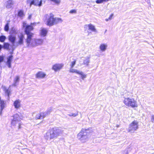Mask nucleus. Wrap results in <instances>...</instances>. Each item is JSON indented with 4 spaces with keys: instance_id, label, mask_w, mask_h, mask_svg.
<instances>
[{
    "instance_id": "obj_1",
    "label": "nucleus",
    "mask_w": 154,
    "mask_h": 154,
    "mask_svg": "<svg viewBox=\"0 0 154 154\" xmlns=\"http://www.w3.org/2000/svg\"><path fill=\"white\" fill-rule=\"evenodd\" d=\"M62 131L61 129L57 127L49 129L44 135L45 139L48 140L54 138H57V137L62 133Z\"/></svg>"
},
{
    "instance_id": "obj_2",
    "label": "nucleus",
    "mask_w": 154,
    "mask_h": 154,
    "mask_svg": "<svg viewBox=\"0 0 154 154\" xmlns=\"http://www.w3.org/2000/svg\"><path fill=\"white\" fill-rule=\"evenodd\" d=\"M45 17L46 20V24L50 26L61 23L63 21L60 18L54 17V15L52 13H50L49 15L46 14Z\"/></svg>"
},
{
    "instance_id": "obj_3",
    "label": "nucleus",
    "mask_w": 154,
    "mask_h": 154,
    "mask_svg": "<svg viewBox=\"0 0 154 154\" xmlns=\"http://www.w3.org/2000/svg\"><path fill=\"white\" fill-rule=\"evenodd\" d=\"M89 129H82L81 132L78 134V138L82 142H85L88 140L90 132Z\"/></svg>"
},
{
    "instance_id": "obj_4",
    "label": "nucleus",
    "mask_w": 154,
    "mask_h": 154,
    "mask_svg": "<svg viewBox=\"0 0 154 154\" xmlns=\"http://www.w3.org/2000/svg\"><path fill=\"white\" fill-rule=\"evenodd\" d=\"M123 102L125 105L128 106H131L132 108L137 107V101L133 98H125Z\"/></svg>"
},
{
    "instance_id": "obj_5",
    "label": "nucleus",
    "mask_w": 154,
    "mask_h": 154,
    "mask_svg": "<svg viewBox=\"0 0 154 154\" xmlns=\"http://www.w3.org/2000/svg\"><path fill=\"white\" fill-rule=\"evenodd\" d=\"M26 39L25 42L27 46L28 47H34L35 38H33L34 35H28Z\"/></svg>"
},
{
    "instance_id": "obj_6",
    "label": "nucleus",
    "mask_w": 154,
    "mask_h": 154,
    "mask_svg": "<svg viewBox=\"0 0 154 154\" xmlns=\"http://www.w3.org/2000/svg\"><path fill=\"white\" fill-rule=\"evenodd\" d=\"M138 128V122L137 120H134L129 124L128 131V132L133 133Z\"/></svg>"
},
{
    "instance_id": "obj_7",
    "label": "nucleus",
    "mask_w": 154,
    "mask_h": 154,
    "mask_svg": "<svg viewBox=\"0 0 154 154\" xmlns=\"http://www.w3.org/2000/svg\"><path fill=\"white\" fill-rule=\"evenodd\" d=\"M33 24L31 23L30 25H28L26 24V22H23V27H25V32L26 34L27 35H34V34L31 32V31L33 29V28L32 25Z\"/></svg>"
},
{
    "instance_id": "obj_8",
    "label": "nucleus",
    "mask_w": 154,
    "mask_h": 154,
    "mask_svg": "<svg viewBox=\"0 0 154 154\" xmlns=\"http://www.w3.org/2000/svg\"><path fill=\"white\" fill-rule=\"evenodd\" d=\"M13 118L11 119V124L13 125H15L17 123H19L21 120L20 119L19 115L17 113L12 116Z\"/></svg>"
},
{
    "instance_id": "obj_9",
    "label": "nucleus",
    "mask_w": 154,
    "mask_h": 154,
    "mask_svg": "<svg viewBox=\"0 0 154 154\" xmlns=\"http://www.w3.org/2000/svg\"><path fill=\"white\" fill-rule=\"evenodd\" d=\"M42 0H27V3L29 4L30 5H34L35 6L40 7L42 5Z\"/></svg>"
},
{
    "instance_id": "obj_10",
    "label": "nucleus",
    "mask_w": 154,
    "mask_h": 154,
    "mask_svg": "<svg viewBox=\"0 0 154 154\" xmlns=\"http://www.w3.org/2000/svg\"><path fill=\"white\" fill-rule=\"evenodd\" d=\"M64 66L62 63H57L53 65L52 69L55 72H57L62 69Z\"/></svg>"
},
{
    "instance_id": "obj_11",
    "label": "nucleus",
    "mask_w": 154,
    "mask_h": 154,
    "mask_svg": "<svg viewBox=\"0 0 154 154\" xmlns=\"http://www.w3.org/2000/svg\"><path fill=\"white\" fill-rule=\"evenodd\" d=\"M54 110L52 107H50L47 109L46 111L45 112H41V115L42 116V118L44 119L46 117L49 115Z\"/></svg>"
},
{
    "instance_id": "obj_12",
    "label": "nucleus",
    "mask_w": 154,
    "mask_h": 154,
    "mask_svg": "<svg viewBox=\"0 0 154 154\" xmlns=\"http://www.w3.org/2000/svg\"><path fill=\"white\" fill-rule=\"evenodd\" d=\"M24 36L23 34H21L18 36V40L16 43V46L19 45H21L23 44V40L24 39Z\"/></svg>"
},
{
    "instance_id": "obj_13",
    "label": "nucleus",
    "mask_w": 154,
    "mask_h": 154,
    "mask_svg": "<svg viewBox=\"0 0 154 154\" xmlns=\"http://www.w3.org/2000/svg\"><path fill=\"white\" fill-rule=\"evenodd\" d=\"M69 72H71L75 73L78 74L80 75L82 77H85L86 76V75L83 72L74 69L73 68H71L69 70Z\"/></svg>"
},
{
    "instance_id": "obj_14",
    "label": "nucleus",
    "mask_w": 154,
    "mask_h": 154,
    "mask_svg": "<svg viewBox=\"0 0 154 154\" xmlns=\"http://www.w3.org/2000/svg\"><path fill=\"white\" fill-rule=\"evenodd\" d=\"M107 47L108 45L107 43H102L100 45L99 48L101 51L103 52L106 50Z\"/></svg>"
},
{
    "instance_id": "obj_15",
    "label": "nucleus",
    "mask_w": 154,
    "mask_h": 154,
    "mask_svg": "<svg viewBox=\"0 0 154 154\" xmlns=\"http://www.w3.org/2000/svg\"><path fill=\"white\" fill-rule=\"evenodd\" d=\"M86 27H88L89 30H91L92 32H97V30L95 28V26L91 24L86 25L85 26Z\"/></svg>"
},
{
    "instance_id": "obj_16",
    "label": "nucleus",
    "mask_w": 154,
    "mask_h": 154,
    "mask_svg": "<svg viewBox=\"0 0 154 154\" xmlns=\"http://www.w3.org/2000/svg\"><path fill=\"white\" fill-rule=\"evenodd\" d=\"M34 47L42 45L43 42V40L42 39L35 38Z\"/></svg>"
},
{
    "instance_id": "obj_17",
    "label": "nucleus",
    "mask_w": 154,
    "mask_h": 154,
    "mask_svg": "<svg viewBox=\"0 0 154 154\" xmlns=\"http://www.w3.org/2000/svg\"><path fill=\"white\" fill-rule=\"evenodd\" d=\"M48 32V31L46 29L41 28L40 30V34L41 36L45 37L46 35Z\"/></svg>"
},
{
    "instance_id": "obj_18",
    "label": "nucleus",
    "mask_w": 154,
    "mask_h": 154,
    "mask_svg": "<svg viewBox=\"0 0 154 154\" xmlns=\"http://www.w3.org/2000/svg\"><path fill=\"white\" fill-rule=\"evenodd\" d=\"M5 101L2 100L0 102V116H2V111L3 109L5 108Z\"/></svg>"
},
{
    "instance_id": "obj_19",
    "label": "nucleus",
    "mask_w": 154,
    "mask_h": 154,
    "mask_svg": "<svg viewBox=\"0 0 154 154\" xmlns=\"http://www.w3.org/2000/svg\"><path fill=\"white\" fill-rule=\"evenodd\" d=\"M8 39L13 45L15 46V42L16 40L15 36L11 35L8 36Z\"/></svg>"
},
{
    "instance_id": "obj_20",
    "label": "nucleus",
    "mask_w": 154,
    "mask_h": 154,
    "mask_svg": "<svg viewBox=\"0 0 154 154\" xmlns=\"http://www.w3.org/2000/svg\"><path fill=\"white\" fill-rule=\"evenodd\" d=\"M13 56L11 55L7 58V61L6 64L9 68H11V62L13 59Z\"/></svg>"
},
{
    "instance_id": "obj_21",
    "label": "nucleus",
    "mask_w": 154,
    "mask_h": 154,
    "mask_svg": "<svg viewBox=\"0 0 154 154\" xmlns=\"http://www.w3.org/2000/svg\"><path fill=\"white\" fill-rule=\"evenodd\" d=\"M14 4V2L13 0H9L6 4V8H11Z\"/></svg>"
},
{
    "instance_id": "obj_22",
    "label": "nucleus",
    "mask_w": 154,
    "mask_h": 154,
    "mask_svg": "<svg viewBox=\"0 0 154 154\" xmlns=\"http://www.w3.org/2000/svg\"><path fill=\"white\" fill-rule=\"evenodd\" d=\"M14 106L16 109H19L20 106V101L19 100H16L14 103Z\"/></svg>"
},
{
    "instance_id": "obj_23",
    "label": "nucleus",
    "mask_w": 154,
    "mask_h": 154,
    "mask_svg": "<svg viewBox=\"0 0 154 154\" xmlns=\"http://www.w3.org/2000/svg\"><path fill=\"white\" fill-rule=\"evenodd\" d=\"M46 76V74L44 72L39 71L36 74V77H45Z\"/></svg>"
},
{
    "instance_id": "obj_24",
    "label": "nucleus",
    "mask_w": 154,
    "mask_h": 154,
    "mask_svg": "<svg viewBox=\"0 0 154 154\" xmlns=\"http://www.w3.org/2000/svg\"><path fill=\"white\" fill-rule=\"evenodd\" d=\"M90 57H87L85 58V59L83 60V64L87 66H88L90 63Z\"/></svg>"
},
{
    "instance_id": "obj_25",
    "label": "nucleus",
    "mask_w": 154,
    "mask_h": 154,
    "mask_svg": "<svg viewBox=\"0 0 154 154\" xmlns=\"http://www.w3.org/2000/svg\"><path fill=\"white\" fill-rule=\"evenodd\" d=\"M18 16L20 18H22L24 16L23 11L22 10H20L18 11Z\"/></svg>"
},
{
    "instance_id": "obj_26",
    "label": "nucleus",
    "mask_w": 154,
    "mask_h": 154,
    "mask_svg": "<svg viewBox=\"0 0 154 154\" xmlns=\"http://www.w3.org/2000/svg\"><path fill=\"white\" fill-rule=\"evenodd\" d=\"M20 78H15L14 80V83L12 84V86H16L17 85V83L19 82Z\"/></svg>"
},
{
    "instance_id": "obj_27",
    "label": "nucleus",
    "mask_w": 154,
    "mask_h": 154,
    "mask_svg": "<svg viewBox=\"0 0 154 154\" xmlns=\"http://www.w3.org/2000/svg\"><path fill=\"white\" fill-rule=\"evenodd\" d=\"M76 60L75 59H73V61L71 62L70 66L71 68H73L76 64Z\"/></svg>"
},
{
    "instance_id": "obj_28",
    "label": "nucleus",
    "mask_w": 154,
    "mask_h": 154,
    "mask_svg": "<svg viewBox=\"0 0 154 154\" xmlns=\"http://www.w3.org/2000/svg\"><path fill=\"white\" fill-rule=\"evenodd\" d=\"M78 112H77L75 113H70L68 114V115L70 116L75 117L78 116Z\"/></svg>"
},
{
    "instance_id": "obj_29",
    "label": "nucleus",
    "mask_w": 154,
    "mask_h": 154,
    "mask_svg": "<svg viewBox=\"0 0 154 154\" xmlns=\"http://www.w3.org/2000/svg\"><path fill=\"white\" fill-rule=\"evenodd\" d=\"M35 119H42V116L41 115V112L39 114L36 115Z\"/></svg>"
},
{
    "instance_id": "obj_30",
    "label": "nucleus",
    "mask_w": 154,
    "mask_h": 154,
    "mask_svg": "<svg viewBox=\"0 0 154 154\" xmlns=\"http://www.w3.org/2000/svg\"><path fill=\"white\" fill-rule=\"evenodd\" d=\"M9 22H7L4 27V30L6 31H8L9 30Z\"/></svg>"
},
{
    "instance_id": "obj_31",
    "label": "nucleus",
    "mask_w": 154,
    "mask_h": 154,
    "mask_svg": "<svg viewBox=\"0 0 154 154\" xmlns=\"http://www.w3.org/2000/svg\"><path fill=\"white\" fill-rule=\"evenodd\" d=\"M6 37L5 36L2 35L0 36V41L1 42H3L5 40Z\"/></svg>"
},
{
    "instance_id": "obj_32",
    "label": "nucleus",
    "mask_w": 154,
    "mask_h": 154,
    "mask_svg": "<svg viewBox=\"0 0 154 154\" xmlns=\"http://www.w3.org/2000/svg\"><path fill=\"white\" fill-rule=\"evenodd\" d=\"M5 93L7 94L8 96L9 97L10 93V91L8 89H7L6 88L5 89Z\"/></svg>"
},
{
    "instance_id": "obj_33",
    "label": "nucleus",
    "mask_w": 154,
    "mask_h": 154,
    "mask_svg": "<svg viewBox=\"0 0 154 154\" xmlns=\"http://www.w3.org/2000/svg\"><path fill=\"white\" fill-rule=\"evenodd\" d=\"M107 1H108L107 0H97L96 2L97 3L99 4L104 2H107Z\"/></svg>"
},
{
    "instance_id": "obj_34",
    "label": "nucleus",
    "mask_w": 154,
    "mask_h": 154,
    "mask_svg": "<svg viewBox=\"0 0 154 154\" xmlns=\"http://www.w3.org/2000/svg\"><path fill=\"white\" fill-rule=\"evenodd\" d=\"M9 47V44L8 43H5L4 44V48L5 49H8Z\"/></svg>"
},
{
    "instance_id": "obj_35",
    "label": "nucleus",
    "mask_w": 154,
    "mask_h": 154,
    "mask_svg": "<svg viewBox=\"0 0 154 154\" xmlns=\"http://www.w3.org/2000/svg\"><path fill=\"white\" fill-rule=\"evenodd\" d=\"M69 13L71 14H75L77 13V10L76 9H72L70 11Z\"/></svg>"
},
{
    "instance_id": "obj_36",
    "label": "nucleus",
    "mask_w": 154,
    "mask_h": 154,
    "mask_svg": "<svg viewBox=\"0 0 154 154\" xmlns=\"http://www.w3.org/2000/svg\"><path fill=\"white\" fill-rule=\"evenodd\" d=\"M4 57L3 56H0V63L3 61L4 60Z\"/></svg>"
},
{
    "instance_id": "obj_37",
    "label": "nucleus",
    "mask_w": 154,
    "mask_h": 154,
    "mask_svg": "<svg viewBox=\"0 0 154 154\" xmlns=\"http://www.w3.org/2000/svg\"><path fill=\"white\" fill-rule=\"evenodd\" d=\"M32 14H29V16L28 17V19H30L32 17Z\"/></svg>"
},
{
    "instance_id": "obj_38",
    "label": "nucleus",
    "mask_w": 154,
    "mask_h": 154,
    "mask_svg": "<svg viewBox=\"0 0 154 154\" xmlns=\"http://www.w3.org/2000/svg\"><path fill=\"white\" fill-rule=\"evenodd\" d=\"M112 16H113L112 14L109 17V19L110 20H111L112 19Z\"/></svg>"
},
{
    "instance_id": "obj_39",
    "label": "nucleus",
    "mask_w": 154,
    "mask_h": 154,
    "mask_svg": "<svg viewBox=\"0 0 154 154\" xmlns=\"http://www.w3.org/2000/svg\"><path fill=\"white\" fill-rule=\"evenodd\" d=\"M21 128V125H20V123L19 124V126H18V128Z\"/></svg>"
},
{
    "instance_id": "obj_40",
    "label": "nucleus",
    "mask_w": 154,
    "mask_h": 154,
    "mask_svg": "<svg viewBox=\"0 0 154 154\" xmlns=\"http://www.w3.org/2000/svg\"><path fill=\"white\" fill-rule=\"evenodd\" d=\"M109 20H110L109 19V18H108L106 19H105V20H106V21H109Z\"/></svg>"
},
{
    "instance_id": "obj_41",
    "label": "nucleus",
    "mask_w": 154,
    "mask_h": 154,
    "mask_svg": "<svg viewBox=\"0 0 154 154\" xmlns=\"http://www.w3.org/2000/svg\"><path fill=\"white\" fill-rule=\"evenodd\" d=\"M81 78V79L82 80H84V79L85 78H83V77H82V78Z\"/></svg>"
},
{
    "instance_id": "obj_42",
    "label": "nucleus",
    "mask_w": 154,
    "mask_h": 154,
    "mask_svg": "<svg viewBox=\"0 0 154 154\" xmlns=\"http://www.w3.org/2000/svg\"><path fill=\"white\" fill-rule=\"evenodd\" d=\"M119 127V125L117 126V127L118 128Z\"/></svg>"
},
{
    "instance_id": "obj_43",
    "label": "nucleus",
    "mask_w": 154,
    "mask_h": 154,
    "mask_svg": "<svg viewBox=\"0 0 154 154\" xmlns=\"http://www.w3.org/2000/svg\"><path fill=\"white\" fill-rule=\"evenodd\" d=\"M38 78H40H40H39V77H38Z\"/></svg>"
}]
</instances>
